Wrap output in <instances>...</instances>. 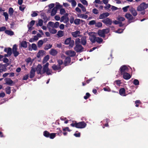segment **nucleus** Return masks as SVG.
Instances as JSON below:
<instances>
[{"mask_svg":"<svg viewBox=\"0 0 148 148\" xmlns=\"http://www.w3.org/2000/svg\"><path fill=\"white\" fill-rule=\"evenodd\" d=\"M64 44L66 45H69V47L72 48L74 45V41L73 40H71V38H69L65 40Z\"/></svg>","mask_w":148,"mask_h":148,"instance_id":"20e7f679","label":"nucleus"},{"mask_svg":"<svg viewBox=\"0 0 148 148\" xmlns=\"http://www.w3.org/2000/svg\"><path fill=\"white\" fill-rule=\"evenodd\" d=\"M57 9L56 8H53L51 12V15L52 16H54L57 13Z\"/></svg>","mask_w":148,"mask_h":148,"instance_id":"b1692460","label":"nucleus"},{"mask_svg":"<svg viewBox=\"0 0 148 148\" xmlns=\"http://www.w3.org/2000/svg\"><path fill=\"white\" fill-rule=\"evenodd\" d=\"M43 21L42 19H40L38 20V22L36 24L37 27H42L43 25Z\"/></svg>","mask_w":148,"mask_h":148,"instance_id":"7c9ffc66","label":"nucleus"},{"mask_svg":"<svg viewBox=\"0 0 148 148\" xmlns=\"http://www.w3.org/2000/svg\"><path fill=\"white\" fill-rule=\"evenodd\" d=\"M9 65V64L8 63H6L4 64H0V70H1L2 71H1V73H2L3 71H6L7 69L6 67L7 66Z\"/></svg>","mask_w":148,"mask_h":148,"instance_id":"f8f14e48","label":"nucleus"},{"mask_svg":"<svg viewBox=\"0 0 148 148\" xmlns=\"http://www.w3.org/2000/svg\"><path fill=\"white\" fill-rule=\"evenodd\" d=\"M25 8V6L24 5H22L19 7V10L22 11H23Z\"/></svg>","mask_w":148,"mask_h":148,"instance_id":"bf43d9fd","label":"nucleus"},{"mask_svg":"<svg viewBox=\"0 0 148 148\" xmlns=\"http://www.w3.org/2000/svg\"><path fill=\"white\" fill-rule=\"evenodd\" d=\"M119 72L121 75L129 72L128 68L125 65H124L121 66L119 70Z\"/></svg>","mask_w":148,"mask_h":148,"instance_id":"39448f33","label":"nucleus"},{"mask_svg":"<svg viewBox=\"0 0 148 148\" xmlns=\"http://www.w3.org/2000/svg\"><path fill=\"white\" fill-rule=\"evenodd\" d=\"M56 134H57V133H50L49 138L50 139H53L56 137Z\"/></svg>","mask_w":148,"mask_h":148,"instance_id":"37998d69","label":"nucleus"},{"mask_svg":"<svg viewBox=\"0 0 148 148\" xmlns=\"http://www.w3.org/2000/svg\"><path fill=\"white\" fill-rule=\"evenodd\" d=\"M71 62V58L69 57L66 58L64 60V64L65 66L70 64Z\"/></svg>","mask_w":148,"mask_h":148,"instance_id":"412c9836","label":"nucleus"},{"mask_svg":"<svg viewBox=\"0 0 148 148\" xmlns=\"http://www.w3.org/2000/svg\"><path fill=\"white\" fill-rule=\"evenodd\" d=\"M32 48L34 50L36 51L37 49V47L36 45L34 43H33L32 45Z\"/></svg>","mask_w":148,"mask_h":148,"instance_id":"603ef678","label":"nucleus"},{"mask_svg":"<svg viewBox=\"0 0 148 148\" xmlns=\"http://www.w3.org/2000/svg\"><path fill=\"white\" fill-rule=\"evenodd\" d=\"M37 11H32V14H31V16L32 17H36L38 16V14Z\"/></svg>","mask_w":148,"mask_h":148,"instance_id":"e433bc0d","label":"nucleus"},{"mask_svg":"<svg viewBox=\"0 0 148 148\" xmlns=\"http://www.w3.org/2000/svg\"><path fill=\"white\" fill-rule=\"evenodd\" d=\"M60 23L59 22H56L54 24V28H58L59 26Z\"/></svg>","mask_w":148,"mask_h":148,"instance_id":"0e129e2a","label":"nucleus"},{"mask_svg":"<svg viewBox=\"0 0 148 148\" xmlns=\"http://www.w3.org/2000/svg\"><path fill=\"white\" fill-rule=\"evenodd\" d=\"M45 51L43 50H40L37 54V57L39 58L40 56H43L44 54Z\"/></svg>","mask_w":148,"mask_h":148,"instance_id":"a878e982","label":"nucleus"},{"mask_svg":"<svg viewBox=\"0 0 148 148\" xmlns=\"http://www.w3.org/2000/svg\"><path fill=\"white\" fill-rule=\"evenodd\" d=\"M80 34V32L79 31H76L71 33L72 36L75 38L79 36Z\"/></svg>","mask_w":148,"mask_h":148,"instance_id":"aec40b11","label":"nucleus"},{"mask_svg":"<svg viewBox=\"0 0 148 148\" xmlns=\"http://www.w3.org/2000/svg\"><path fill=\"white\" fill-rule=\"evenodd\" d=\"M123 78L126 80H128L131 77V76L128 72H127L122 75Z\"/></svg>","mask_w":148,"mask_h":148,"instance_id":"6ab92c4d","label":"nucleus"},{"mask_svg":"<svg viewBox=\"0 0 148 148\" xmlns=\"http://www.w3.org/2000/svg\"><path fill=\"white\" fill-rule=\"evenodd\" d=\"M49 57L48 55H47L45 57L43 60V63H44L46 62L49 59Z\"/></svg>","mask_w":148,"mask_h":148,"instance_id":"a18cd8bd","label":"nucleus"},{"mask_svg":"<svg viewBox=\"0 0 148 148\" xmlns=\"http://www.w3.org/2000/svg\"><path fill=\"white\" fill-rule=\"evenodd\" d=\"M49 32L52 34H55L57 32V30L54 28H48Z\"/></svg>","mask_w":148,"mask_h":148,"instance_id":"2f4dec72","label":"nucleus"},{"mask_svg":"<svg viewBox=\"0 0 148 148\" xmlns=\"http://www.w3.org/2000/svg\"><path fill=\"white\" fill-rule=\"evenodd\" d=\"M54 24V23L52 22H49L47 25V28H49L52 27V28H55Z\"/></svg>","mask_w":148,"mask_h":148,"instance_id":"c85d7f7f","label":"nucleus"},{"mask_svg":"<svg viewBox=\"0 0 148 148\" xmlns=\"http://www.w3.org/2000/svg\"><path fill=\"white\" fill-rule=\"evenodd\" d=\"M14 12V10L12 8H9L8 10V13L10 16H12L13 15Z\"/></svg>","mask_w":148,"mask_h":148,"instance_id":"4c0bfd02","label":"nucleus"},{"mask_svg":"<svg viewBox=\"0 0 148 148\" xmlns=\"http://www.w3.org/2000/svg\"><path fill=\"white\" fill-rule=\"evenodd\" d=\"M36 70L34 68H32L30 73L29 77L32 79L33 78L35 75Z\"/></svg>","mask_w":148,"mask_h":148,"instance_id":"f3484780","label":"nucleus"},{"mask_svg":"<svg viewBox=\"0 0 148 148\" xmlns=\"http://www.w3.org/2000/svg\"><path fill=\"white\" fill-rule=\"evenodd\" d=\"M102 22L107 26L110 25L112 24V21L108 18H106L102 21Z\"/></svg>","mask_w":148,"mask_h":148,"instance_id":"9d476101","label":"nucleus"},{"mask_svg":"<svg viewBox=\"0 0 148 148\" xmlns=\"http://www.w3.org/2000/svg\"><path fill=\"white\" fill-rule=\"evenodd\" d=\"M71 126L77 128L82 129L86 126V124L84 121H82L78 123H72L71 124Z\"/></svg>","mask_w":148,"mask_h":148,"instance_id":"f03ea898","label":"nucleus"},{"mask_svg":"<svg viewBox=\"0 0 148 148\" xmlns=\"http://www.w3.org/2000/svg\"><path fill=\"white\" fill-rule=\"evenodd\" d=\"M84 5L88 6V3L87 1L86 0H79Z\"/></svg>","mask_w":148,"mask_h":148,"instance_id":"3c124183","label":"nucleus"},{"mask_svg":"<svg viewBox=\"0 0 148 148\" xmlns=\"http://www.w3.org/2000/svg\"><path fill=\"white\" fill-rule=\"evenodd\" d=\"M57 35L59 37H61L64 35V32L62 31H59L57 33Z\"/></svg>","mask_w":148,"mask_h":148,"instance_id":"f704fd0d","label":"nucleus"},{"mask_svg":"<svg viewBox=\"0 0 148 148\" xmlns=\"http://www.w3.org/2000/svg\"><path fill=\"white\" fill-rule=\"evenodd\" d=\"M96 23V21L95 20H92L89 22L88 25H92L95 24V25Z\"/></svg>","mask_w":148,"mask_h":148,"instance_id":"338daca9","label":"nucleus"},{"mask_svg":"<svg viewBox=\"0 0 148 148\" xmlns=\"http://www.w3.org/2000/svg\"><path fill=\"white\" fill-rule=\"evenodd\" d=\"M5 34L8 35L12 36L14 35V32L11 30H5Z\"/></svg>","mask_w":148,"mask_h":148,"instance_id":"cd10ccee","label":"nucleus"},{"mask_svg":"<svg viewBox=\"0 0 148 148\" xmlns=\"http://www.w3.org/2000/svg\"><path fill=\"white\" fill-rule=\"evenodd\" d=\"M56 130H57V133H57L58 135L60 136V134L62 132V131L61 130H60V128H57L56 129Z\"/></svg>","mask_w":148,"mask_h":148,"instance_id":"6e6d98bb","label":"nucleus"},{"mask_svg":"<svg viewBox=\"0 0 148 148\" xmlns=\"http://www.w3.org/2000/svg\"><path fill=\"white\" fill-rule=\"evenodd\" d=\"M50 133L47 131H45L43 132V135L44 136L47 138H49Z\"/></svg>","mask_w":148,"mask_h":148,"instance_id":"58836bf2","label":"nucleus"},{"mask_svg":"<svg viewBox=\"0 0 148 148\" xmlns=\"http://www.w3.org/2000/svg\"><path fill=\"white\" fill-rule=\"evenodd\" d=\"M4 51L7 53V54L5 55L4 56L5 57H9L11 56L12 53V50L11 48H5L4 49Z\"/></svg>","mask_w":148,"mask_h":148,"instance_id":"6e6552de","label":"nucleus"},{"mask_svg":"<svg viewBox=\"0 0 148 148\" xmlns=\"http://www.w3.org/2000/svg\"><path fill=\"white\" fill-rule=\"evenodd\" d=\"M5 91L7 94H10L11 93V88L8 86L5 89Z\"/></svg>","mask_w":148,"mask_h":148,"instance_id":"ea45409f","label":"nucleus"},{"mask_svg":"<svg viewBox=\"0 0 148 148\" xmlns=\"http://www.w3.org/2000/svg\"><path fill=\"white\" fill-rule=\"evenodd\" d=\"M129 7V6L128 5L125 7H123L122 8V10L124 12H126L127 11L128 8Z\"/></svg>","mask_w":148,"mask_h":148,"instance_id":"69168bd1","label":"nucleus"},{"mask_svg":"<svg viewBox=\"0 0 148 148\" xmlns=\"http://www.w3.org/2000/svg\"><path fill=\"white\" fill-rule=\"evenodd\" d=\"M77 16L80 18L86 19L88 17V15L84 14H77Z\"/></svg>","mask_w":148,"mask_h":148,"instance_id":"393cba45","label":"nucleus"},{"mask_svg":"<svg viewBox=\"0 0 148 148\" xmlns=\"http://www.w3.org/2000/svg\"><path fill=\"white\" fill-rule=\"evenodd\" d=\"M117 19L119 21L121 22V21H124L125 20V18L124 17L119 16L118 17Z\"/></svg>","mask_w":148,"mask_h":148,"instance_id":"de8ad7c7","label":"nucleus"},{"mask_svg":"<svg viewBox=\"0 0 148 148\" xmlns=\"http://www.w3.org/2000/svg\"><path fill=\"white\" fill-rule=\"evenodd\" d=\"M5 84L9 85H11L13 83V82L10 78H6L5 79Z\"/></svg>","mask_w":148,"mask_h":148,"instance_id":"dca6fc26","label":"nucleus"},{"mask_svg":"<svg viewBox=\"0 0 148 148\" xmlns=\"http://www.w3.org/2000/svg\"><path fill=\"white\" fill-rule=\"evenodd\" d=\"M93 13L95 14H97L99 13L98 10L96 8H94L92 10Z\"/></svg>","mask_w":148,"mask_h":148,"instance_id":"774afa93","label":"nucleus"},{"mask_svg":"<svg viewBox=\"0 0 148 148\" xmlns=\"http://www.w3.org/2000/svg\"><path fill=\"white\" fill-rule=\"evenodd\" d=\"M130 11L134 16H135L137 15V13L136 11L134 8H132L130 9Z\"/></svg>","mask_w":148,"mask_h":148,"instance_id":"bb28decb","label":"nucleus"},{"mask_svg":"<svg viewBox=\"0 0 148 148\" xmlns=\"http://www.w3.org/2000/svg\"><path fill=\"white\" fill-rule=\"evenodd\" d=\"M66 13V11L64 8H61L60 10V13L62 15L65 14Z\"/></svg>","mask_w":148,"mask_h":148,"instance_id":"052dcab7","label":"nucleus"},{"mask_svg":"<svg viewBox=\"0 0 148 148\" xmlns=\"http://www.w3.org/2000/svg\"><path fill=\"white\" fill-rule=\"evenodd\" d=\"M102 23L100 22L96 23L95 25V27H100L102 26Z\"/></svg>","mask_w":148,"mask_h":148,"instance_id":"8fccbe9b","label":"nucleus"},{"mask_svg":"<svg viewBox=\"0 0 148 148\" xmlns=\"http://www.w3.org/2000/svg\"><path fill=\"white\" fill-rule=\"evenodd\" d=\"M3 15L5 17V19L6 21H7L8 19V13L5 12L3 13Z\"/></svg>","mask_w":148,"mask_h":148,"instance_id":"49530a36","label":"nucleus"},{"mask_svg":"<svg viewBox=\"0 0 148 148\" xmlns=\"http://www.w3.org/2000/svg\"><path fill=\"white\" fill-rule=\"evenodd\" d=\"M52 67L54 70L58 71V72L61 71L62 69L60 66L56 64H53Z\"/></svg>","mask_w":148,"mask_h":148,"instance_id":"4468645a","label":"nucleus"},{"mask_svg":"<svg viewBox=\"0 0 148 148\" xmlns=\"http://www.w3.org/2000/svg\"><path fill=\"white\" fill-rule=\"evenodd\" d=\"M81 40L79 38H77L76 39L75 41V45L79 44L80 43Z\"/></svg>","mask_w":148,"mask_h":148,"instance_id":"e2e57ef3","label":"nucleus"},{"mask_svg":"<svg viewBox=\"0 0 148 148\" xmlns=\"http://www.w3.org/2000/svg\"><path fill=\"white\" fill-rule=\"evenodd\" d=\"M68 14L66 13L64 15L62 16L60 19V22H63L65 23H67L69 21V19L68 17Z\"/></svg>","mask_w":148,"mask_h":148,"instance_id":"423d86ee","label":"nucleus"},{"mask_svg":"<svg viewBox=\"0 0 148 148\" xmlns=\"http://www.w3.org/2000/svg\"><path fill=\"white\" fill-rule=\"evenodd\" d=\"M125 29V28H124L123 29H119L117 31H116L115 32L116 33L121 34L123 32Z\"/></svg>","mask_w":148,"mask_h":148,"instance_id":"5fc2aeb1","label":"nucleus"},{"mask_svg":"<svg viewBox=\"0 0 148 148\" xmlns=\"http://www.w3.org/2000/svg\"><path fill=\"white\" fill-rule=\"evenodd\" d=\"M96 37L94 35L91 36L90 37V41L93 43L96 42Z\"/></svg>","mask_w":148,"mask_h":148,"instance_id":"c756f323","label":"nucleus"},{"mask_svg":"<svg viewBox=\"0 0 148 148\" xmlns=\"http://www.w3.org/2000/svg\"><path fill=\"white\" fill-rule=\"evenodd\" d=\"M148 7V4L143 2L141 3L137 8V10L138 11H141L145 10Z\"/></svg>","mask_w":148,"mask_h":148,"instance_id":"7ed1b4c3","label":"nucleus"},{"mask_svg":"<svg viewBox=\"0 0 148 148\" xmlns=\"http://www.w3.org/2000/svg\"><path fill=\"white\" fill-rule=\"evenodd\" d=\"M103 40L102 38L99 37H96V42L99 43H101L103 41Z\"/></svg>","mask_w":148,"mask_h":148,"instance_id":"c03bdc74","label":"nucleus"},{"mask_svg":"<svg viewBox=\"0 0 148 148\" xmlns=\"http://www.w3.org/2000/svg\"><path fill=\"white\" fill-rule=\"evenodd\" d=\"M17 46L16 45H14L12 48V53L15 57H16L19 54V53L17 51Z\"/></svg>","mask_w":148,"mask_h":148,"instance_id":"1a4fd4ad","label":"nucleus"},{"mask_svg":"<svg viewBox=\"0 0 148 148\" xmlns=\"http://www.w3.org/2000/svg\"><path fill=\"white\" fill-rule=\"evenodd\" d=\"M58 52L56 50L52 49L49 51V53L53 56H55L57 54Z\"/></svg>","mask_w":148,"mask_h":148,"instance_id":"4be33fe9","label":"nucleus"},{"mask_svg":"<svg viewBox=\"0 0 148 148\" xmlns=\"http://www.w3.org/2000/svg\"><path fill=\"white\" fill-rule=\"evenodd\" d=\"M114 83L116 84L117 86H120L121 84V80H117L114 82Z\"/></svg>","mask_w":148,"mask_h":148,"instance_id":"864d4df0","label":"nucleus"},{"mask_svg":"<svg viewBox=\"0 0 148 148\" xmlns=\"http://www.w3.org/2000/svg\"><path fill=\"white\" fill-rule=\"evenodd\" d=\"M21 46L24 48H26L27 47V42L26 41H23L21 43Z\"/></svg>","mask_w":148,"mask_h":148,"instance_id":"c9c22d12","label":"nucleus"},{"mask_svg":"<svg viewBox=\"0 0 148 148\" xmlns=\"http://www.w3.org/2000/svg\"><path fill=\"white\" fill-rule=\"evenodd\" d=\"M81 43L83 45H85L86 43V40L85 37H83L81 39Z\"/></svg>","mask_w":148,"mask_h":148,"instance_id":"473e14b6","label":"nucleus"},{"mask_svg":"<svg viewBox=\"0 0 148 148\" xmlns=\"http://www.w3.org/2000/svg\"><path fill=\"white\" fill-rule=\"evenodd\" d=\"M44 43L43 41L42 40H39L38 42V46L39 47H41Z\"/></svg>","mask_w":148,"mask_h":148,"instance_id":"a19ab883","label":"nucleus"},{"mask_svg":"<svg viewBox=\"0 0 148 148\" xmlns=\"http://www.w3.org/2000/svg\"><path fill=\"white\" fill-rule=\"evenodd\" d=\"M52 47V45L51 44L47 45L44 47V49L47 50L51 48Z\"/></svg>","mask_w":148,"mask_h":148,"instance_id":"79ce46f5","label":"nucleus"},{"mask_svg":"<svg viewBox=\"0 0 148 148\" xmlns=\"http://www.w3.org/2000/svg\"><path fill=\"white\" fill-rule=\"evenodd\" d=\"M109 15V13L108 12L103 13L100 15L99 18V19H103L107 17Z\"/></svg>","mask_w":148,"mask_h":148,"instance_id":"2eb2a0df","label":"nucleus"},{"mask_svg":"<svg viewBox=\"0 0 148 148\" xmlns=\"http://www.w3.org/2000/svg\"><path fill=\"white\" fill-rule=\"evenodd\" d=\"M133 83L135 85H139V82L137 79H134L133 81Z\"/></svg>","mask_w":148,"mask_h":148,"instance_id":"4d7b16f0","label":"nucleus"},{"mask_svg":"<svg viewBox=\"0 0 148 148\" xmlns=\"http://www.w3.org/2000/svg\"><path fill=\"white\" fill-rule=\"evenodd\" d=\"M84 48L80 44L75 45L74 48V50L77 52H81L84 51Z\"/></svg>","mask_w":148,"mask_h":148,"instance_id":"0eeeda50","label":"nucleus"},{"mask_svg":"<svg viewBox=\"0 0 148 148\" xmlns=\"http://www.w3.org/2000/svg\"><path fill=\"white\" fill-rule=\"evenodd\" d=\"M82 20H80L79 18L75 19L74 21V23L76 25H79L80 23V22H83Z\"/></svg>","mask_w":148,"mask_h":148,"instance_id":"72a5a7b5","label":"nucleus"},{"mask_svg":"<svg viewBox=\"0 0 148 148\" xmlns=\"http://www.w3.org/2000/svg\"><path fill=\"white\" fill-rule=\"evenodd\" d=\"M35 21L34 20L32 21L29 23L27 26H29L32 27L35 24Z\"/></svg>","mask_w":148,"mask_h":148,"instance_id":"09e8293b","label":"nucleus"},{"mask_svg":"<svg viewBox=\"0 0 148 148\" xmlns=\"http://www.w3.org/2000/svg\"><path fill=\"white\" fill-rule=\"evenodd\" d=\"M119 93L121 95L123 96H125L126 95L125 90L124 88H122L119 90Z\"/></svg>","mask_w":148,"mask_h":148,"instance_id":"a211bd4d","label":"nucleus"},{"mask_svg":"<svg viewBox=\"0 0 148 148\" xmlns=\"http://www.w3.org/2000/svg\"><path fill=\"white\" fill-rule=\"evenodd\" d=\"M42 18L43 19L44 21V22L46 23L47 22V18L46 16L45 15H43L42 16Z\"/></svg>","mask_w":148,"mask_h":148,"instance_id":"13d9d810","label":"nucleus"},{"mask_svg":"<svg viewBox=\"0 0 148 148\" xmlns=\"http://www.w3.org/2000/svg\"><path fill=\"white\" fill-rule=\"evenodd\" d=\"M66 54L70 57H73L76 55V53L74 51L69 50L66 52Z\"/></svg>","mask_w":148,"mask_h":148,"instance_id":"ddd939ff","label":"nucleus"},{"mask_svg":"<svg viewBox=\"0 0 148 148\" xmlns=\"http://www.w3.org/2000/svg\"><path fill=\"white\" fill-rule=\"evenodd\" d=\"M49 65L48 62L46 63L43 66V70H42V65L40 64H38L36 68L37 73L42 75L46 73L47 75H51L53 73L51 70L49 69Z\"/></svg>","mask_w":148,"mask_h":148,"instance_id":"f257e3e1","label":"nucleus"},{"mask_svg":"<svg viewBox=\"0 0 148 148\" xmlns=\"http://www.w3.org/2000/svg\"><path fill=\"white\" fill-rule=\"evenodd\" d=\"M71 3L73 7H75L77 5V2L75 0H73Z\"/></svg>","mask_w":148,"mask_h":148,"instance_id":"680f3d73","label":"nucleus"},{"mask_svg":"<svg viewBox=\"0 0 148 148\" xmlns=\"http://www.w3.org/2000/svg\"><path fill=\"white\" fill-rule=\"evenodd\" d=\"M98 34L99 36L103 38H104L105 36V34L103 29L102 30H99L98 31Z\"/></svg>","mask_w":148,"mask_h":148,"instance_id":"5701e85b","label":"nucleus"},{"mask_svg":"<svg viewBox=\"0 0 148 148\" xmlns=\"http://www.w3.org/2000/svg\"><path fill=\"white\" fill-rule=\"evenodd\" d=\"M125 17L128 19L130 23L133 22L134 21V18L132 15L129 13H127L125 15Z\"/></svg>","mask_w":148,"mask_h":148,"instance_id":"9b49d317","label":"nucleus"}]
</instances>
